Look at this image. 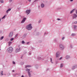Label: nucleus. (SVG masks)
I'll list each match as a JSON object with an SVG mask.
<instances>
[{"label":"nucleus","instance_id":"obj_14","mask_svg":"<svg viewBox=\"0 0 77 77\" xmlns=\"http://www.w3.org/2000/svg\"><path fill=\"white\" fill-rule=\"evenodd\" d=\"M75 34L73 33L71 34L72 36H75Z\"/></svg>","mask_w":77,"mask_h":77},{"label":"nucleus","instance_id":"obj_8","mask_svg":"<svg viewBox=\"0 0 77 77\" xmlns=\"http://www.w3.org/2000/svg\"><path fill=\"white\" fill-rule=\"evenodd\" d=\"M20 51V48H18L16 49V53H17V52H19Z\"/></svg>","mask_w":77,"mask_h":77},{"label":"nucleus","instance_id":"obj_22","mask_svg":"<svg viewBox=\"0 0 77 77\" xmlns=\"http://www.w3.org/2000/svg\"><path fill=\"white\" fill-rule=\"evenodd\" d=\"M63 64H61V65L60 66V68H62V67H63Z\"/></svg>","mask_w":77,"mask_h":77},{"label":"nucleus","instance_id":"obj_19","mask_svg":"<svg viewBox=\"0 0 77 77\" xmlns=\"http://www.w3.org/2000/svg\"><path fill=\"white\" fill-rule=\"evenodd\" d=\"M75 68V66H73L72 68V69H74Z\"/></svg>","mask_w":77,"mask_h":77},{"label":"nucleus","instance_id":"obj_11","mask_svg":"<svg viewBox=\"0 0 77 77\" xmlns=\"http://www.w3.org/2000/svg\"><path fill=\"white\" fill-rule=\"evenodd\" d=\"M11 8H9L6 11V13H8V12H9V11H11Z\"/></svg>","mask_w":77,"mask_h":77},{"label":"nucleus","instance_id":"obj_41","mask_svg":"<svg viewBox=\"0 0 77 77\" xmlns=\"http://www.w3.org/2000/svg\"><path fill=\"white\" fill-rule=\"evenodd\" d=\"M12 71L13 72H14V71H15L14 70H12Z\"/></svg>","mask_w":77,"mask_h":77},{"label":"nucleus","instance_id":"obj_2","mask_svg":"<svg viewBox=\"0 0 77 77\" xmlns=\"http://www.w3.org/2000/svg\"><path fill=\"white\" fill-rule=\"evenodd\" d=\"M12 50H13V49L12 47H10L8 48L7 51L9 53H12Z\"/></svg>","mask_w":77,"mask_h":77},{"label":"nucleus","instance_id":"obj_21","mask_svg":"<svg viewBox=\"0 0 77 77\" xmlns=\"http://www.w3.org/2000/svg\"><path fill=\"white\" fill-rule=\"evenodd\" d=\"M3 38H4V36L1 37L0 38L1 40H2V39H3Z\"/></svg>","mask_w":77,"mask_h":77},{"label":"nucleus","instance_id":"obj_29","mask_svg":"<svg viewBox=\"0 0 77 77\" xmlns=\"http://www.w3.org/2000/svg\"><path fill=\"white\" fill-rule=\"evenodd\" d=\"M18 34H17L16 35L15 37L16 38H17V36H18Z\"/></svg>","mask_w":77,"mask_h":77},{"label":"nucleus","instance_id":"obj_45","mask_svg":"<svg viewBox=\"0 0 77 77\" xmlns=\"http://www.w3.org/2000/svg\"><path fill=\"white\" fill-rule=\"evenodd\" d=\"M57 20H60V19H57Z\"/></svg>","mask_w":77,"mask_h":77},{"label":"nucleus","instance_id":"obj_16","mask_svg":"<svg viewBox=\"0 0 77 77\" xmlns=\"http://www.w3.org/2000/svg\"><path fill=\"white\" fill-rule=\"evenodd\" d=\"M26 71H28V72H29V71H30V69H26Z\"/></svg>","mask_w":77,"mask_h":77},{"label":"nucleus","instance_id":"obj_42","mask_svg":"<svg viewBox=\"0 0 77 77\" xmlns=\"http://www.w3.org/2000/svg\"><path fill=\"white\" fill-rule=\"evenodd\" d=\"M76 14H77V10L76 11Z\"/></svg>","mask_w":77,"mask_h":77},{"label":"nucleus","instance_id":"obj_46","mask_svg":"<svg viewBox=\"0 0 77 77\" xmlns=\"http://www.w3.org/2000/svg\"><path fill=\"white\" fill-rule=\"evenodd\" d=\"M29 54H31V53H29Z\"/></svg>","mask_w":77,"mask_h":77},{"label":"nucleus","instance_id":"obj_44","mask_svg":"<svg viewBox=\"0 0 77 77\" xmlns=\"http://www.w3.org/2000/svg\"><path fill=\"white\" fill-rule=\"evenodd\" d=\"M38 0H35V2H36V1H38Z\"/></svg>","mask_w":77,"mask_h":77},{"label":"nucleus","instance_id":"obj_47","mask_svg":"<svg viewBox=\"0 0 77 77\" xmlns=\"http://www.w3.org/2000/svg\"><path fill=\"white\" fill-rule=\"evenodd\" d=\"M1 21V20H0V22Z\"/></svg>","mask_w":77,"mask_h":77},{"label":"nucleus","instance_id":"obj_23","mask_svg":"<svg viewBox=\"0 0 77 77\" xmlns=\"http://www.w3.org/2000/svg\"><path fill=\"white\" fill-rule=\"evenodd\" d=\"M0 2H1V3H3V2H4L3 0H1Z\"/></svg>","mask_w":77,"mask_h":77},{"label":"nucleus","instance_id":"obj_33","mask_svg":"<svg viewBox=\"0 0 77 77\" xmlns=\"http://www.w3.org/2000/svg\"><path fill=\"white\" fill-rule=\"evenodd\" d=\"M41 20H39V21H38V23H41Z\"/></svg>","mask_w":77,"mask_h":77},{"label":"nucleus","instance_id":"obj_26","mask_svg":"<svg viewBox=\"0 0 77 77\" xmlns=\"http://www.w3.org/2000/svg\"><path fill=\"white\" fill-rule=\"evenodd\" d=\"M1 75H3V71H2L1 72Z\"/></svg>","mask_w":77,"mask_h":77},{"label":"nucleus","instance_id":"obj_36","mask_svg":"<svg viewBox=\"0 0 77 77\" xmlns=\"http://www.w3.org/2000/svg\"><path fill=\"white\" fill-rule=\"evenodd\" d=\"M30 42H27V44H29V43Z\"/></svg>","mask_w":77,"mask_h":77},{"label":"nucleus","instance_id":"obj_39","mask_svg":"<svg viewBox=\"0 0 77 77\" xmlns=\"http://www.w3.org/2000/svg\"><path fill=\"white\" fill-rule=\"evenodd\" d=\"M12 1V0H10V2H11Z\"/></svg>","mask_w":77,"mask_h":77},{"label":"nucleus","instance_id":"obj_4","mask_svg":"<svg viewBox=\"0 0 77 77\" xmlns=\"http://www.w3.org/2000/svg\"><path fill=\"white\" fill-rule=\"evenodd\" d=\"M13 35V32H11L9 35V36L10 38H11V37H12V36Z\"/></svg>","mask_w":77,"mask_h":77},{"label":"nucleus","instance_id":"obj_35","mask_svg":"<svg viewBox=\"0 0 77 77\" xmlns=\"http://www.w3.org/2000/svg\"><path fill=\"white\" fill-rule=\"evenodd\" d=\"M62 59V57H61L60 59L59 60H61V59Z\"/></svg>","mask_w":77,"mask_h":77},{"label":"nucleus","instance_id":"obj_10","mask_svg":"<svg viewBox=\"0 0 77 77\" xmlns=\"http://www.w3.org/2000/svg\"><path fill=\"white\" fill-rule=\"evenodd\" d=\"M75 9H73L70 12V14H72V12H73L75 11Z\"/></svg>","mask_w":77,"mask_h":77},{"label":"nucleus","instance_id":"obj_43","mask_svg":"<svg viewBox=\"0 0 77 77\" xmlns=\"http://www.w3.org/2000/svg\"><path fill=\"white\" fill-rule=\"evenodd\" d=\"M21 77H24V75H22L21 76Z\"/></svg>","mask_w":77,"mask_h":77},{"label":"nucleus","instance_id":"obj_17","mask_svg":"<svg viewBox=\"0 0 77 77\" xmlns=\"http://www.w3.org/2000/svg\"><path fill=\"white\" fill-rule=\"evenodd\" d=\"M74 29L75 30V29H76V28H77V26L76 25H75L74 26Z\"/></svg>","mask_w":77,"mask_h":77},{"label":"nucleus","instance_id":"obj_13","mask_svg":"<svg viewBox=\"0 0 77 77\" xmlns=\"http://www.w3.org/2000/svg\"><path fill=\"white\" fill-rule=\"evenodd\" d=\"M25 22V20H23L21 21V23H24Z\"/></svg>","mask_w":77,"mask_h":77},{"label":"nucleus","instance_id":"obj_5","mask_svg":"<svg viewBox=\"0 0 77 77\" xmlns=\"http://www.w3.org/2000/svg\"><path fill=\"white\" fill-rule=\"evenodd\" d=\"M59 52H57L56 53V58H59V56H60L59 55Z\"/></svg>","mask_w":77,"mask_h":77},{"label":"nucleus","instance_id":"obj_12","mask_svg":"<svg viewBox=\"0 0 77 77\" xmlns=\"http://www.w3.org/2000/svg\"><path fill=\"white\" fill-rule=\"evenodd\" d=\"M31 66H29V65H27V66H25V68H27V67H30Z\"/></svg>","mask_w":77,"mask_h":77},{"label":"nucleus","instance_id":"obj_48","mask_svg":"<svg viewBox=\"0 0 77 77\" xmlns=\"http://www.w3.org/2000/svg\"><path fill=\"white\" fill-rule=\"evenodd\" d=\"M0 20H2V19H0Z\"/></svg>","mask_w":77,"mask_h":77},{"label":"nucleus","instance_id":"obj_30","mask_svg":"<svg viewBox=\"0 0 77 77\" xmlns=\"http://www.w3.org/2000/svg\"><path fill=\"white\" fill-rule=\"evenodd\" d=\"M50 60H51V62L52 63H53V62H52V59H51V58H50Z\"/></svg>","mask_w":77,"mask_h":77},{"label":"nucleus","instance_id":"obj_1","mask_svg":"<svg viewBox=\"0 0 77 77\" xmlns=\"http://www.w3.org/2000/svg\"><path fill=\"white\" fill-rule=\"evenodd\" d=\"M26 29L27 30H31L32 29V24H30L29 25H27L26 27Z\"/></svg>","mask_w":77,"mask_h":77},{"label":"nucleus","instance_id":"obj_15","mask_svg":"<svg viewBox=\"0 0 77 77\" xmlns=\"http://www.w3.org/2000/svg\"><path fill=\"white\" fill-rule=\"evenodd\" d=\"M28 75L29 76V77H31V74H30V73L29 72Z\"/></svg>","mask_w":77,"mask_h":77},{"label":"nucleus","instance_id":"obj_34","mask_svg":"<svg viewBox=\"0 0 77 77\" xmlns=\"http://www.w3.org/2000/svg\"><path fill=\"white\" fill-rule=\"evenodd\" d=\"M75 24H77V21H75L74 22Z\"/></svg>","mask_w":77,"mask_h":77},{"label":"nucleus","instance_id":"obj_32","mask_svg":"<svg viewBox=\"0 0 77 77\" xmlns=\"http://www.w3.org/2000/svg\"><path fill=\"white\" fill-rule=\"evenodd\" d=\"M13 64H15V62L14 61H13Z\"/></svg>","mask_w":77,"mask_h":77},{"label":"nucleus","instance_id":"obj_40","mask_svg":"<svg viewBox=\"0 0 77 77\" xmlns=\"http://www.w3.org/2000/svg\"><path fill=\"white\" fill-rule=\"evenodd\" d=\"M29 2H31V0H28Z\"/></svg>","mask_w":77,"mask_h":77},{"label":"nucleus","instance_id":"obj_27","mask_svg":"<svg viewBox=\"0 0 77 77\" xmlns=\"http://www.w3.org/2000/svg\"><path fill=\"white\" fill-rule=\"evenodd\" d=\"M6 17V16H4L3 17H2V19H3L4 18H5V17Z\"/></svg>","mask_w":77,"mask_h":77},{"label":"nucleus","instance_id":"obj_20","mask_svg":"<svg viewBox=\"0 0 77 77\" xmlns=\"http://www.w3.org/2000/svg\"><path fill=\"white\" fill-rule=\"evenodd\" d=\"M14 39V38H12L11 39H10V41H13Z\"/></svg>","mask_w":77,"mask_h":77},{"label":"nucleus","instance_id":"obj_24","mask_svg":"<svg viewBox=\"0 0 77 77\" xmlns=\"http://www.w3.org/2000/svg\"><path fill=\"white\" fill-rule=\"evenodd\" d=\"M6 41H9V39L6 38L5 40Z\"/></svg>","mask_w":77,"mask_h":77},{"label":"nucleus","instance_id":"obj_9","mask_svg":"<svg viewBox=\"0 0 77 77\" xmlns=\"http://www.w3.org/2000/svg\"><path fill=\"white\" fill-rule=\"evenodd\" d=\"M41 8H44V4H43V3H42L41 4Z\"/></svg>","mask_w":77,"mask_h":77},{"label":"nucleus","instance_id":"obj_18","mask_svg":"<svg viewBox=\"0 0 77 77\" xmlns=\"http://www.w3.org/2000/svg\"><path fill=\"white\" fill-rule=\"evenodd\" d=\"M8 44H9V45H10L11 44H12V42H9L8 43Z\"/></svg>","mask_w":77,"mask_h":77},{"label":"nucleus","instance_id":"obj_31","mask_svg":"<svg viewBox=\"0 0 77 77\" xmlns=\"http://www.w3.org/2000/svg\"><path fill=\"white\" fill-rule=\"evenodd\" d=\"M64 39H65V37H63L62 38V39L63 40Z\"/></svg>","mask_w":77,"mask_h":77},{"label":"nucleus","instance_id":"obj_3","mask_svg":"<svg viewBox=\"0 0 77 77\" xmlns=\"http://www.w3.org/2000/svg\"><path fill=\"white\" fill-rule=\"evenodd\" d=\"M60 48L61 50H63V48H64V46L63 45L61 44H60Z\"/></svg>","mask_w":77,"mask_h":77},{"label":"nucleus","instance_id":"obj_37","mask_svg":"<svg viewBox=\"0 0 77 77\" xmlns=\"http://www.w3.org/2000/svg\"><path fill=\"white\" fill-rule=\"evenodd\" d=\"M70 2H73V0H70Z\"/></svg>","mask_w":77,"mask_h":77},{"label":"nucleus","instance_id":"obj_6","mask_svg":"<svg viewBox=\"0 0 77 77\" xmlns=\"http://www.w3.org/2000/svg\"><path fill=\"white\" fill-rule=\"evenodd\" d=\"M31 10H27L26 11V12L27 14V15H29V14H30V12Z\"/></svg>","mask_w":77,"mask_h":77},{"label":"nucleus","instance_id":"obj_7","mask_svg":"<svg viewBox=\"0 0 77 77\" xmlns=\"http://www.w3.org/2000/svg\"><path fill=\"white\" fill-rule=\"evenodd\" d=\"M77 17V15L76 14H74L73 16V19Z\"/></svg>","mask_w":77,"mask_h":77},{"label":"nucleus","instance_id":"obj_25","mask_svg":"<svg viewBox=\"0 0 77 77\" xmlns=\"http://www.w3.org/2000/svg\"><path fill=\"white\" fill-rule=\"evenodd\" d=\"M22 44H24V43H25L24 41H22Z\"/></svg>","mask_w":77,"mask_h":77},{"label":"nucleus","instance_id":"obj_28","mask_svg":"<svg viewBox=\"0 0 77 77\" xmlns=\"http://www.w3.org/2000/svg\"><path fill=\"white\" fill-rule=\"evenodd\" d=\"M66 57H67L69 58H70V57H69V56H68V55H67L66 56Z\"/></svg>","mask_w":77,"mask_h":77},{"label":"nucleus","instance_id":"obj_38","mask_svg":"<svg viewBox=\"0 0 77 77\" xmlns=\"http://www.w3.org/2000/svg\"><path fill=\"white\" fill-rule=\"evenodd\" d=\"M26 18H24L23 19V20H26Z\"/></svg>","mask_w":77,"mask_h":77}]
</instances>
